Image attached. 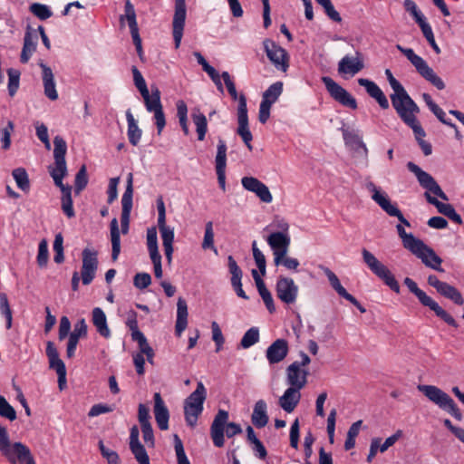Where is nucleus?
<instances>
[{"instance_id":"1","label":"nucleus","mask_w":464,"mask_h":464,"mask_svg":"<svg viewBox=\"0 0 464 464\" xmlns=\"http://www.w3.org/2000/svg\"><path fill=\"white\" fill-rule=\"evenodd\" d=\"M368 188L372 193V198L382 208V210L391 217H396L401 222V224L396 226V229L402 241V245L410 252L414 251L413 249L420 245L421 240L416 238L412 234L406 233L402 225L411 227L410 222L403 217L401 211L395 205L392 204L390 199L382 194L373 183L370 182L368 184Z\"/></svg>"},{"instance_id":"2","label":"nucleus","mask_w":464,"mask_h":464,"mask_svg":"<svg viewBox=\"0 0 464 464\" xmlns=\"http://www.w3.org/2000/svg\"><path fill=\"white\" fill-rule=\"evenodd\" d=\"M222 79L227 86V89L233 100H238L237 106V123L238 127L237 133L241 137L246 147L251 150V140L253 139L252 133L248 126L247 106L245 95L238 96L236 85L227 72H223L221 74Z\"/></svg>"},{"instance_id":"3","label":"nucleus","mask_w":464,"mask_h":464,"mask_svg":"<svg viewBox=\"0 0 464 464\" xmlns=\"http://www.w3.org/2000/svg\"><path fill=\"white\" fill-rule=\"evenodd\" d=\"M228 412L225 410H219L215 416L210 426V437L213 444L221 448L225 444L224 432L227 438H232L242 433V428L235 422H228Z\"/></svg>"},{"instance_id":"4","label":"nucleus","mask_w":464,"mask_h":464,"mask_svg":"<svg viewBox=\"0 0 464 464\" xmlns=\"http://www.w3.org/2000/svg\"><path fill=\"white\" fill-rule=\"evenodd\" d=\"M417 389L431 402L447 411L456 420H461L462 414L453 399L444 391L434 385L419 384Z\"/></svg>"},{"instance_id":"5","label":"nucleus","mask_w":464,"mask_h":464,"mask_svg":"<svg viewBox=\"0 0 464 464\" xmlns=\"http://www.w3.org/2000/svg\"><path fill=\"white\" fill-rule=\"evenodd\" d=\"M385 74L389 81L391 87L393 90V93L391 94V102L392 105L396 111L399 116L405 114L407 112H411L412 111H416L419 107L417 103L410 97L404 87L397 81L392 72L387 69L385 71Z\"/></svg>"},{"instance_id":"6","label":"nucleus","mask_w":464,"mask_h":464,"mask_svg":"<svg viewBox=\"0 0 464 464\" xmlns=\"http://www.w3.org/2000/svg\"><path fill=\"white\" fill-rule=\"evenodd\" d=\"M207 398V390L202 383H197L196 390L184 401V414L187 424L194 428L203 411V404Z\"/></svg>"},{"instance_id":"7","label":"nucleus","mask_w":464,"mask_h":464,"mask_svg":"<svg viewBox=\"0 0 464 464\" xmlns=\"http://www.w3.org/2000/svg\"><path fill=\"white\" fill-rule=\"evenodd\" d=\"M82 266L81 276L77 271L73 272L72 276V289L77 291L79 288L80 279L82 284L88 285L95 277L98 268V252L90 248H84L82 253Z\"/></svg>"},{"instance_id":"8","label":"nucleus","mask_w":464,"mask_h":464,"mask_svg":"<svg viewBox=\"0 0 464 464\" xmlns=\"http://www.w3.org/2000/svg\"><path fill=\"white\" fill-rule=\"evenodd\" d=\"M403 283L408 287L409 291L416 295L422 305L429 307L438 317L442 319L449 325L454 328L459 327L456 320L447 311L440 307L438 303L428 296L424 291L420 289L411 278L406 277Z\"/></svg>"},{"instance_id":"9","label":"nucleus","mask_w":464,"mask_h":464,"mask_svg":"<svg viewBox=\"0 0 464 464\" xmlns=\"http://www.w3.org/2000/svg\"><path fill=\"white\" fill-rule=\"evenodd\" d=\"M396 48L404 54L407 59L415 67L416 71L428 82L439 90L445 88L444 82L434 72V71L427 64V63L419 55H417L412 49L404 48L400 44Z\"/></svg>"},{"instance_id":"10","label":"nucleus","mask_w":464,"mask_h":464,"mask_svg":"<svg viewBox=\"0 0 464 464\" xmlns=\"http://www.w3.org/2000/svg\"><path fill=\"white\" fill-rule=\"evenodd\" d=\"M363 262L368 268L396 294L400 293V285L390 269L379 261L373 254L366 248L362 250Z\"/></svg>"},{"instance_id":"11","label":"nucleus","mask_w":464,"mask_h":464,"mask_svg":"<svg viewBox=\"0 0 464 464\" xmlns=\"http://www.w3.org/2000/svg\"><path fill=\"white\" fill-rule=\"evenodd\" d=\"M146 110L154 114L153 119L158 134L160 135L166 126V118L160 102V92L158 87L151 86V91L141 93Z\"/></svg>"},{"instance_id":"12","label":"nucleus","mask_w":464,"mask_h":464,"mask_svg":"<svg viewBox=\"0 0 464 464\" xmlns=\"http://www.w3.org/2000/svg\"><path fill=\"white\" fill-rule=\"evenodd\" d=\"M263 44L266 56L274 66L285 72L289 67V55L285 49L270 39H266Z\"/></svg>"},{"instance_id":"13","label":"nucleus","mask_w":464,"mask_h":464,"mask_svg":"<svg viewBox=\"0 0 464 464\" xmlns=\"http://www.w3.org/2000/svg\"><path fill=\"white\" fill-rule=\"evenodd\" d=\"M418 113H420V107L417 108L416 111H412L399 117L404 124L413 130L418 144L421 148L424 155L428 156L431 153V145L423 140L426 133L417 118Z\"/></svg>"},{"instance_id":"14","label":"nucleus","mask_w":464,"mask_h":464,"mask_svg":"<svg viewBox=\"0 0 464 464\" xmlns=\"http://www.w3.org/2000/svg\"><path fill=\"white\" fill-rule=\"evenodd\" d=\"M124 12V14L120 16V23L121 25H123L125 20L128 22L133 44H135L137 52L140 56L142 53L141 39L139 34L135 9L130 0L125 1Z\"/></svg>"},{"instance_id":"15","label":"nucleus","mask_w":464,"mask_h":464,"mask_svg":"<svg viewBox=\"0 0 464 464\" xmlns=\"http://www.w3.org/2000/svg\"><path fill=\"white\" fill-rule=\"evenodd\" d=\"M186 15V0H175V13L172 21V34L176 49L179 47L181 43Z\"/></svg>"},{"instance_id":"16","label":"nucleus","mask_w":464,"mask_h":464,"mask_svg":"<svg viewBox=\"0 0 464 464\" xmlns=\"http://www.w3.org/2000/svg\"><path fill=\"white\" fill-rule=\"evenodd\" d=\"M46 355L49 360V367L54 370L58 375V386L63 390L66 384V368L64 362L60 359L59 353L51 341L46 343Z\"/></svg>"},{"instance_id":"17","label":"nucleus","mask_w":464,"mask_h":464,"mask_svg":"<svg viewBox=\"0 0 464 464\" xmlns=\"http://www.w3.org/2000/svg\"><path fill=\"white\" fill-rule=\"evenodd\" d=\"M413 250L411 253L420 258L426 266L438 272H444V269L441 267L442 259L422 240Z\"/></svg>"},{"instance_id":"18","label":"nucleus","mask_w":464,"mask_h":464,"mask_svg":"<svg viewBox=\"0 0 464 464\" xmlns=\"http://www.w3.org/2000/svg\"><path fill=\"white\" fill-rule=\"evenodd\" d=\"M277 297L285 304H294L298 294V286L294 280L286 276H279L276 285Z\"/></svg>"},{"instance_id":"19","label":"nucleus","mask_w":464,"mask_h":464,"mask_svg":"<svg viewBox=\"0 0 464 464\" xmlns=\"http://www.w3.org/2000/svg\"><path fill=\"white\" fill-rule=\"evenodd\" d=\"M133 176H129L127 179V186L125 192L121 198V233L127 234L129 231L130 215L132 208V196H133Z\"/></svg>"},{"instance_id":"20","label":"nucleus","mask_w":464,"mask_h":464,"mask_svg":"<svg viewBox=\"0 0 464 464\" xmlns=\"http://www.w3.org/2000/svg\"><path fill=\"white\" fill-rule=\"evenodd\" d=\"M53 158L54 167L51 170V174H66L65 154L67 151V144L63 137L57 135L53 138Z\"/></svg>"},{"instance_id":"21","label":"nucleus","mask_w":464,"mask_h":464,"mask_svg":"<svg viewBox=\"0 0 464 464\" xmlns=\"http://www.w3.org/2000/svg\"><path fill=\"white\" fill-rule=\"evenodd\" d=\"M289 345L285 339H276L266 349V357L270 364L282 362L288 354Z\"/></svg>"},{"instance_id":"22","label":"nucleus","mask_w":464,"mask_h":464,"mask_svg":"<svg viewBox=\"0 0 464 464\" xmlns=\"http://www.w3.org/2000/svg\"><path fill=\"white\" fill-rule=\"evenodd\" d=\"M65 176H53L54 184L60 188L62 192V209L68 218L74 217L75 213L72 207V186L63 183Z\"/></svg>"},{"instance_id":"23","label":"nucleus","mask_w":464,"mask_h":464,"mask_svg":"<svg viewBox=\"0 0 464 464\" xmlns=\"http://www.w3.org/2000/svg\"><path fill=\"white\" fill-rule=\"evenodd\" d=\"M308 374L307 370L299 367L297 361L286 368L287 382L290 387L296 388L297 390H301L305 386Z\"/></svg>"},{"instance_id":"24","label":"nucleus","mask_w":464,"mask_h":464,"mask_svg":"<svg viewBox=\"0 0 464 464\" xmlns=\"http://www.w3.org/2000/svg\"><path fill=\"white\" fill-rule=\"evenodd\" d=\"M242 185L246 189L255 192L263 202L270 203L272 201L273 198L268 188L258 179L245 176L242 179Z\"/></svg>"},{"instance_id":"25","label":"nucleus","mask_w":464,"mask_h":464,"mask_svg":"<svg viewBox=\"0 0 464 464\" xmlns=\"http://www.w3.org/2000/svg\"><path fill=\"white\" fill-rule=\"evenodd\" d=\"M39 66L42 69L44 95L51 101H56L58 99V92L53 72L52 69L43 62L39 63Z\"/></svg>"},{"instance_id":"26","label":"nucleus","mask_w":464,"mask_h":464,"mask_svg":"<svg viewBox=\"0 0 464 464\" xmlns=\"http://www.w3.org/2000/svg\"><path fill=\"white\" fill-rule=\"evenodd\" d=\"M154 399V415L155 420L158 424V427L161 430H166L169 429V410L165 405L164 401L161 398L160 393L156 392L153 396Z\"/></svg>"},{"instance_id":"27","label":"nucleus","mask_w":464,"mask_h":464,"mask_svg":"<svg viewBox=\"0 0 464 464\" xmlns=\"http://www.w3.org/2000/svg\"><path fill=\"white\" fill-rule=\"evenodd\" d=\"M38 36L34 29L27 27L24 37V45L22 48L20 62L26 63L36 50Z\"/></svg>"},{"instance_id":"28","label":"nucleus","mask_w":464,"mask_h":464,"mask_svg":"<svg viewBox=\"0 0 464 464\" xmlns=\"http://www.w3.org/2000/svg\"><path fill=\"white\" fill-rule=\"evenodd\" d=\"M358 83L366 89L367 93L378 102L382 109L386 110L389 108L388 99L375 82L368 79L360 78L358 79Z\"/></svg>"},{"instance_id":"29","label":"nucleus","mask_w":464,"mask_h":464,"mask_svg":"<svg viewBox=\"0 0 464 464\" xmlns=\"http://www.w3.org/2000/svg\"><path fill=\"white\" fill-rule=\"evenodd\" d=\"M227 262H228L229 272L232 275L231 285H232L234 290L236 291L237 295L239 297L247 300L248 296L246 295L245 291L242 288V283H241L242 275H243L242 270L237 266L236 260L233 258L232 256H229L227 257Z\"/></svg>"},{"instance_id":"30","label":"nucleus","mask_w":464,"mask_h":464,"mask_svg":"<svg viewBox=\"0 0 464 464\" xmlns=\"http://www.w3.org/2000/svg\"><path fill=\"white\" fill-rule=\"evenodd\" d=\"M425 198L430 204L437 208L440 213L459 225L462 224L461 217L456 212L452 205L439 201L436 198L431 197L429 192H425Z\"/></svg>"},{"instance_id":"31","label":"nucleus","mask_w":464,"mask_h":464,"mask_svg":"<svg viewBox=\"0 0 464 464\" xmlns=\"http://www.w3.org/2000/svg\"><path fill=\"white\" fill-rule=\"evenodd\" d=\"M322 82L324 83L327 92L335 101L343 105H348V92L346 90L328 76L322 77Z\"/></svg>"},{"instance_id":"32","label":"nucleus","mask_w":464,"mask_h":464,"mask_svg":"<svg viewBox=\"0 0 464 464\" xmlns=\"http://www.w3.org/2000/svg\"><path fill=\"white\" fill-rule=\"evenodd\" d=\"M299 391L293 387L285 390L283 396L279 399V405L284 411L290 413L295 409L301 398Z\"/></svg>"},{"instance_id":"33","label":"nucleus","mask_w":464,"mask_h":464,"mask_svg":"<svg viewBox=\"0 0 464 464\" xmlns=\"http://www.w3.org/2000/svg\"><path fill=\"white\" fill-rule=\"evenodd\" d=\"M188 325V305L186 301L179 297L177 303V320L175 325V333L180 336Z\"/></svg>"},{"instance_id":"34","label":"nucleus","mask_w":464,"mask_h":464,"mask_svg":"<svg viewBox=\"0 0 464 464\" xmlns=\"http://www.w3.org/2000/svg\"><path fill=\"white\" fill-rule=\"evenodd\" d=\"M92 314V321L97 332L104 338L111 337V330L108 327L104 312L100 307H95Z\"/></svg>"},{"instance_id":"35","label":"nucleus","mask_w":464,"mask_h":464,"mask_svg":"<svg viewBox=\"0 0 464 464\" xmlns=\"http://www.w3.org/2000/svg\"><path fill=\"white\" fill-rule=\"evenodd\" d=\"M268 416L266 413V403L263 400H259L254 406V411L251 416L252 423L258 429L264 428L268 422Z\"/></svg>"},{"instance_id":"36","label":"nucleus","mask_w":464,"mask_h":464,"mask_svg":"<svg viewBox=\"0 0 464 464\" xmlns=\"http://www.w3.org/2000/svg\"><path fill=\"white\" fill-rule=\"evenodd\" d=\"M126 120L128 122V138L130 142L136 146L141 138L142 131L139 128L136 120L134 119L130 110L126 111Z\"/></svg>"},{"instance_id":"37","label":"nucleus","mask_w":464,"mask_h":464,"mask_svg":"<svg viewBox=\"0 0 464 464\" xmlns=\"http://www.w3.org/2000/svg\"><path fill=\"white\" fill-rule=\"evenodd\" d=\"M111 258L113 261L118 259L121 252V237L117 218L111 221Z\"/></svg>"},{"instance_id":"38","label":"nucleus","mask_w":464,"mask_h":464,"mask_svg":"<svg viewBox=\"0 0 464 464\" xmlns=\"http://www.w3.org/2000/svg\"><path fill=\"white\" fill-rule=\"evenodd\" d=\"M420 184L434 195L438 196L443 200H448L447 195L442 191L437 181L432 176H417Z\"/></svg>"},{"instance_id":"39","label":"nucleus","mask_w":464,"mask_h":464,"mask_svg":"<svg viewBox=\"0 0 464 464\" xmlns=\"http://www.w3.org/2000/svg\"><path fill=\"white\" fill-rule=\"evenodd\" d=\"M438 293L456 304L462 305L464 304L461 293L455 286L446 282L443 283Z\"/></svg>"},{"instance_id":"40","label":"nucleus","mask_w":464,"mask_h":464,"mask_svg":"<svg viewBox=\"0 0 464 464\" xmlns=\"http://www.w3.org/2000/svg\"><path fill=\"white\" fill-rule=\"evenodd\" d=\"M161 239H162V245L164 247V252L166 258L169 263L171 262L172 259V253H173V246L172 243L174 240V230L173 228H164L163 230H160Z\"/></svg>"},{"instance_id":"41","label":"nucleus","mask_w":464,"mask_h":464,"mask_svg":"<svg viewBox=\"0 0 464 464\" xmlns=\"http://www.w3.org/2000/svg\"><path fill=\"white\" fill-rule=\"evenodd\" d=\"M227 161V145L223 140H219L218 143V151L216 156V171L217 174H224Z\"/></svg>"},{"instance_id":"42","label":"nucleus","mask_w":464,"mask_h":464,"mask_svg":"<svg viewBox=\"0 0 464 464\" xmlns=\"http://www.w3.org/2000/svg\"><path fill=\"white\" fill-rule=\"evenodd\" d=\"M192 120L196 126L198 139L199 140H203L208 130V121L206 116L199 111H197L192 113Z\"/></svg>"},{"instance_id":"43","label":"nucleus","mask_w":464,"mask_h":464,"mask_svg":"<svg viewBox=\"0 0 464 464\" xmlns=\"http://www.w3.org/2000/svg\"><path fill=\"white\" fill-rule=\"evenodd\" d=\"M283 92V83L276 82L270 85L268 89L263 93L262 102H266L268 104L273 105Z\"/></svg>"},{"instance_id":"44","label":"nucleus","mask_w":464,"mask_h":464,"mask_svg":"<svg viewBox=\"0 0 464 464\" xmlns=\"http://www.w3.org/2000/svg\"><path fill=\"white\" fill-rule=\"evenodd\" d=\"M267 243L272 249L290 246V237L282 232H274L267 237Z\"/></svg>"},{"instance_id":"45","label":"nucleus","mask_w":464,"mask_h":464,"mask_svg":"<svg viewBox=\"0 0 464 464\" xmlns=\"http://www.w3.org/2000/svg\"><path fill=\"white\" fill-rule=\"evenodd\" d=\"M133 341L137 342L140 348V353L142 355H146L149 362L153 363L154 351L149 344L145 335L143 334H136L135 337L132 338Z\"/></svg>"},{"instance_id":"46","label":"nucleus","mask_w":464,"mask_h":464,"mask_svg":"<svg viewBox=\"0 0 464 464\" xmlns=\"http://www.w3.org/2000/svg\"><path fill=\"white\" fill-rule=\"evenodd\" d=\"M325 276L328 277V280L333 286V288L343 298L348 299V292L346 289L341 285L336 275L332 272L328 267H322Z\"/></svg>"},{"instance_id":"47","label":"nucleus","mask_w":464,"mask_h":464,"mask_svg":"<svg viewBox=\"0 0 464 464\" xmlns=\"http://www.w3.org/2000/svg\"><path fill=\"white\" fill-rule=\"evenodd\" d=\"M147 246L150 257L160 256L158 248L157 230L154 227L147 230Z\"/></svg>"},{"instance_id":"48","label":"nucleus","mask_w":464,"mask_h":464,"mask_svg":"<svg viewBox=\"0 0 464 464\" xmlns=\"http://www.w3.org/2000/svg\"><path fill=\"white\" fill-rule=\"evenodd\" d=\"M259 340V331L256 327L248 329L243 335L240 345L246 349L256 343Z\"/></svg>"},{"instance_id":"49","label":"nucleus","mask_w":464,"mask_h":464,"mask_svg":"<svg viewBox=\"0 0 464 464\" xmlns=\"http://www.w3.org/2000/svg\"><path fill=\"white\" fill-rule=\"evenodd\" d=\"M350 150H353L356 156L365 158L367 148L357 135L350 134Z\"/></svg>"},{"instance_id":"50","label":"nucleus","mask_w":464,"mask_h":464,"mask_svg":"<svg viewBox=\"0 0 464 464\" xmlns=\"http://www.w3.org/2000/svg\"><path fill=\"white\" fill-rule=\"evenodd\" d=\"M0 311L2 314L5 317L6 320V328L10 329L12 327V310L9 305V302L7 296L5 293L0 294Z\"/></svg>"},{"instance_id":"51","label":"nucleus","mask_w":464,"mask_h":464,"mask_svg":"<svg viewBox=\"0 0 464 464\" xmlns=\"http://www.w3.org/2000/svg\"><path fill=\"white\" fill-rule=\"evenodd\" d=\"M364 67V55L356 51L354 56H350V75L353 76Z\"/></svg>"},{"instance_id":"52","label":"nucleus","mask_w":464,"mask_h":464,"mask_svg":"<svg viewBox=\"0 0 464 464\" xmlns=\"http://www.w3.org/2000/svg\"><path fill=\"white\" fill-rule=\"evenodd\" d=\"M0 416L9 420L10 421L16 420L15 410L2 395H0Z\"/></svg>"},{"instance_id":"53","label":"nucleus","mask_w":464,"mask_h":464,"mask_svg":"<svg viewBox=\"0 0 464 464\" xmlns=\"http://www.w3.org/2000/svg\"><path fill=\"white\" fill-rule=\"evenodd\" d=\"M130 449L140 464H150V459L141 443L133 444Z\"/></svg>"},{"instance_id":"54","label":"nucleus","mask_w":464,"mask_h":464,"mask_svg":"<svg viewBox=\"0 0 464 464\" xmlns=\"http://www.w3.org/2000/svg\"><path fill=\"white\" fill-rule=\"evenodd\" d=\"M8 74V92L10 96H14L19 87L20 72L14 69H9Z\"/></svg>"},{"instance_id":"55","label":"nucleus","mask_w":464,"mask_h":464,"mask_svg":"<svg viewBox=\"0 0 464 464\" xmlns=\"http://www.w3.org/2000/svg\"><path fill=\"white\" fill-rule=\"evenodd\" d=\"M252 251H253V256H254L255 262L256 264V266L258 267L261 275L265 276L266 272V257H265L264 254L258 249L256 241H254L252 243Z\"/></svg>"},{"instance_id":"56","label":"nucleus","mask_w":464,"mask_h":464,"mask_svg":"<svg viewBox=\"0 0 464 464\" xmlns=\"http://www.w3.org/2000/svg\"><path fill=\"white\" fill-rule=\"evenodd\" d=\"M203 249H215L214 246V232H213V223L212 221H208L205 226V235L202 242Z\"/></svg>"},{"instance_id":"57","label":"nucleus","mask_w":464,"mask_h":464,"mask_svg":"<svg viewBox=\"0 0 464 464\" xmlns=\"http://www.w3.org/2000/svg\"><path fill=\"white\" fill-rule=\"evenodd\" d=\"M174 448L177 455L178 464H190L186 456L183 443L177 434L174 435Z\"/></svg>"},{"instance_id":"58","label":"nucleus","mask_w":464,"mask_h":464,"mask_svg":"<svg viewBox=\"0 0 464 464\" xmlns=\"http://www.w3.org/2000/svg\"><path fill=\"white\" fill-rule=\"evenodd\" d=\"M99 449L101 450V454L104 459H107L108 464H119L120 458L116 451L107 448L102 440L99 441Z\"/></svg>"},{"instance_id":"59","label":"nucleus","mask_w":464,"mask_h":464,"mask_svg":"<svg viewBox=\"0 0 464 464\" xmlns=\"http://www.w3.org/2000/svg\"><path fill=\"white\" fill-rule=\"evenodd\" d=\"M49 258L48 244L45 239L41 240L38 246L37 264L41 267L46 266Z\"/></svg>"},{"instance_id":"60","label":"nucleus","mask_w":464,"mask_h":464,"mask_svg":"<svg viewBox=\"0 0 464 464\" xmlns=\"http://www.w3.org/2000/svg\"><path fill=\"white\" fill-rule=\"evenodd\" d=\"M30 11L41 20H45L53 15L50 8L42 4H33L30 6Z\"/></svg>"},{"instance_id":"61","label":"nucleus","mask_w":464,"mask_h":464,"mask_svg":"<svg viewBox=\"0 0 464 464\" xmlns=\"http://www.w3.org/2000/svg\"><path fill=\"white\" fill-rule=\"evenodd\" d=\"M34 126L37 138L44 144L46 150H51L47 127L39 121L35 122Z\"/></svg>"},{"instance_id":"62","label":"nucleus","mask_w":464,"mask_h":464,"mask_svg":"<svg viewBox=\"0 0 464 464\" xmlns=\"http://www.w3.org/2000/svg\"><path fill=\"white\" fill-rule=\"evenodd\" d=\"M421 32L426 38V40L429 42L432 49L435 51L436 53H440V48L438 46V44L435 42V38L431 30V27L428 23H422V24L420 25Z\"/></svg>"},{"instance_id":"63","label":"nucleus","mask_w":464,"mask_h":464,"mask_svg":"<svg viewBox=\"0 0 464 464\" xmlns=\"http://www.w3.org/2000/svg\"><path fill=\"white\" fill-rule=\"evenodd\" d=\"M403 5L405 10L413 16L419 26L422 24V23L426 22L423 15L419 12L416 4L412 0H405Z\"/></svg>"},{"instance_id":"64","label":"nucleus","mask_w":464,"mask_h":464,"mask_svg":"<svg viewBox=\"0 0 464 464\" xmlns=\"http://www.w3.org/2000/svg\"><path fill=\"white\" fill-rule=\"evenodd\" d=\"M211 329H212V339L216 343V352L218 353L223 343H225V338L223 336V334L221 332V329L217 322H212L211 324Z\"/></svg>"}]
</instances>
